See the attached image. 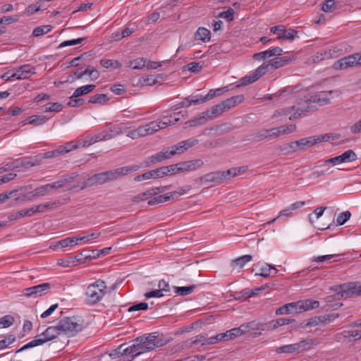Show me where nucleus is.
Instances as JSON below:
<instances>
[{
	"label": "nucleus",
	"mask_w": 361,
	"mask_h": 361,
	"mask_svg": "<svg viewBox=\"0 0 361 361\" xmlns=\"http://www.w3.org/2000/svg\"><path fill=\"white\" fill-rule=\"evenodd\" d=\"M62 334L74 336L82 329V325L75 317H66L58 322Z\"/></svg>",
	"instance_id": "obj_8"
},
{
	"label": "nucleus",
	"mask_w": 361,
	"mask_h": 361,
	"mask_svg": "<svg viewBox=\"0 0 361 361\" xmlns=\"http://www.w3.org/2000/svg\"><path fill=\"white\" fill-rule=\"evenodd\" d=\"M139 169L137 165L131 166L121 167L114 170L95 174L88 178L85 182L82 188L91 187L97 185H102L108 181L115 180L121 176L129 174L131 172L136 171Z\"/></svg>",
	"instance_id": "obj_2"
},
{
	"label": "nucleus",
	"mask_w": 361,
	"mask_h": 361,
	"mask_svg": "<svg viewBox=\"0 0 361 361\" xmlns=\"http://www.w3.org/2000/svg\"><path fill=\"white\" fill-rule=\"evenodd\" d=\"M52 26L49 25H42L34 29L32 35L35 37H39L44 34L49 32L52 30Z\"/></svg>",
	"instance_id": "obj_45"
},
{
	"label": "nucleus",
	"mask_w": 361,
	"mask_h": 361,
	"mask_svg": "<svg viewBox=\"0 0 361 361\" xmlns=\"http://www.w3.org/2000/svg\"><path fill=\"white\" fill-rule=\"evenodd\" d=\"M241 171V168H232L231 169L224 171L223 173L224 175L225 180L227 178H230L231 177H234L240 174Z\"/></svg>",
	"instance_id": "obj_56"
},
{
	"label": "nucleus",
	"mask_w": 361,
	"mask_h": 361,
	"mask_svg": "<svg viewBox=\"0 0 361 361\" xmlns=\"http://www.w3.org/2000/svg\"><path fill=\"white\" fill-rule=\"evenodd\" d=\"M64 185L63 180H58L51 183H48L44 185H42L35 190H33V192L30 194H28L27 196H26L27 200H32V198L39 197V196H44L47 194H48L49 192H51L53 190L58 189L59 188H61Z\"/></svg>",
	"instance_id": "obj_12"
},
{
	"label": "nucleus",
	"mask_w": 361,
	"mask_h": 361,
	"mask_svg": "<svg viewBox=\"0 0 361 361\" xmlns=\"http://www.w3.org/2000/svg\"><path fill=\"white\" fill-rule=\"evenodd\" d=\"M146 66V59L144 58H137L133 61H130L128 67H130L135 70H140L145 67Z\"/></svg>",
	"instance_id": "obj_40"
},
{
	"label": "nucleus",
	"mask_w": 361,
	"mask_h": 361,
	"mask_svg": "<svg viewBox=\"0 0 361 361\" xmlns=\"http://www.w3.org/2000/svg\"><path fill=\"white\" fill-rule=\"evenodd\" d=\"M100 64L106 69H116L121 67L122 64L117 60L103 59L100 61Z\"/></svg>",
	"instance_id": "obj_36"
},
{
	"label": "nucleus",
	"mask_w": 361,
	"mask_h": 361,
	"mask_svg": "<svg viewBox=\"0 0 361 361\" xmlns=\"http://www.w3.org/2000/svg\"><path fill=\"white\" fill-rule=\"evenodd\" d=\"M211 38L210 31L205 27H200L195 33V39L204 42H209Z\"/></svg>",
	"instance_id": "obj_30"
},
{
	"label": "nucleus",
	"mask_w": 361,
	"mask_h": 361,
	"mask_svg": "<svg viewBox=\"0 0 361 361\" xmlns=\"http://www.w3.org/2000/svg\"><path fill=\"white\" fill-rule=\"evenodd\" d=\"M255 326L257 325L255 324V322H250L247 326L242 325L240 327L233 328L231 330H228L223 333V336L221 337H224L225 340L226 341L233 339L238 336H240L245 334L247 331V328H251L252 329H259V327Z\"/></svg>",
	"instance_id": "obj_15"
},
{
	"label": "nucleus",
	"mask_w": 361,
	"mask_h": 361,
	"mask_svg": "<svg viewBox=\"0 0 361 361\" xmlns=\"http://www.w3.org/2000/svg\"><path fill=\"white\" fill-rule=\"evenodd\" d=\"M61 334H62L59 328L58 324L55 326H49L43 333L38 335L35 339L24 345L22 348L18 349L16 353H20L27 349L41 345Z\"/></svg>",
	"instance_id": "obj_3"
},
{
	"label": "nucleus",
	"mask_w": 361,
	"mask_h": 361,
	"mask_svg": "<svg viewBox=\"0 0 361 361\" xmlns=\"http://www.w3.org/2000/svg\"><path fill=\"white\" fill-rule=\"evenodd\" d=\"M130 122H122L110 127L109 131L112 138L125 134L128 137V131L131 128Z\"/></svg>",
	"instance_id": "obj_21"
},
{
	"label": "nucleus",
	"mask_w": 361,
	"mask_h": 361,
	"mask_svg": "<svg viewBox=\"0 0 361 361\" xmlns=\"http://www.w3.org/2000/svg\"><path fill=\"white\" fill-rule=\"evenodd\" d=\"M50 290L51 284L49 283H43L23 289V295L26 298H37L47 295Z\"/></svg>",
	"instance_id": "obj_11"
},
{
	"label": "nucleus",
	"mask_w": 361,
	"mask_h": 361,
	"mask_svg": "<svg viewBox=\"0 0 361 361\" xmlns=\"http://www.w3.org/2000/svg\"><path fill=\"white\" fill-rule=\"evenodd\" d=\"M312 104L313 102H311V99H307L302 102H298L297 106H293L290 108L283 109L276 111V116H288L292 111H295V112L289 116V120L294 121L300 118L302 114L314 110L315 106H312Z\"/></svg>",
	"instance_id": "obj_5"
},
{
	"label": "nucleus",
	"mask_w": 361,
	"mask_h": 361,
	"mask_svg": "<svg viewBox=\"0 0 361 361\" xmlns=\"http://www.w3.org/2000/svg\"><path fill=\"white\" fill-rule=\"evenodd\" d=\"M204 162L202 159H194L178 163L180 173L193 171L203 166Z\"/></svg>",
	"instance_id": "obj_20"
},
{
	"label": "nucleus",
	"mask_w": 361,
	"mask_h": 361,
	"mask_svg": "<svg viewBox=\"0 0 361 361\" xmlns=\"http://www.w3.org/2000/svg\"><path fill=\"white\" fill-rule=\"evenodd\" d=\"M343 255H321V256H317L314 257L312 258L313 262H324L326 261H331L333 262H339L341 259V256Z\"/></svg>",
	"instance_id": "obj_31"
},
{
	"label": "nucleus",
	"mask_w": 361,
	"mask_h": 361,
	"mask_svg": "<svg viewBox=\"0 0 361 361\" xmlns=\"http://www.w3.org/2000/svg\"><path fill=\"white\" fill-rule=\"evenodd\" d=\"M333 53H335V51L331 49L329 51H324V52L318 53L316 56V59L314 60V61H319L330 59L333 57Z\"/></svg>",
	"instance_id": "obj_55"
},
{
	"label": "nucleus",
	"mask_w": 361,
	"mask_h": 361,
	"mask_svg": "<svg viewBox=\"0 0 361 361\" xmlns=\"http://www.w3.org/2000/svg\"><path fill=\"white\" fill-rule=\"evenodd\" d=\"M159 119L157 121H152L147 124H146V127L147 129V132L149 135H152L158 130L163 129L161 125L159 123Z\"/></svg>",
	"instance_id": "obj_46"
},
{
	"label": "nucleus",
	"mask_w": 361,
	"mask_h": 361,
	"mask_svg": "<svg viewBox=\"0 0 361 361\" xmlns=\"http://www.w3.org/2000/svg\"><path fill=\"white\" fill-rule=\"evenodd\" d=\"M234 10L231 8H228L226 11H223L219 14V18L226 19L228 22L233 20Z\"/></svg>",
	"instance_id": "obj_57"
},
{
	"label": "nucleus",
	"mask_w": 361,
	"mask_h": 361,
	"mask_svg": "<svg viewBox=\"0 0 361 361\" xmlns=\"http://www.w3.org/2000/svg\"><path fill=\"white\" fill-rule=\"evenodd\" d=\"M277 353H298L296 343L285 345L275 350Z\"/></svg>",
	"instance_id": "obj_37"
},
{
	"label": "nucleus",
	"mask_w": 361,
	"mask_h": 361,
	"mask_svg": "<svg viewBox=\"0 0 361 361\" xmlns=\"http://www.w3.org/2000/svg\"><path fill=\"white\" fill-rule=\"evenodd\" d=\"M262 288H258L252 290L244 289L241 291L242 297L244 298H250L254 295H256L259 293Z\"/></svg>",
	"instance_id": "obj_62"
},
{
	"label": "nucleus",
	"mask_w": 361,
	"mask_h": 361,
	"mask_svg": "<svg viewBox=\"0 0 361 361\" xmlns=\"http://www.w3.org/2000/svg\"><path fill=\"white\" fill-rule=\"evenodd\" d=\"M14 322V318L11 315H6L0 317V329H5L11 326Z\"/></svg>",
	"instance_id": "obj_50"
},
{
	"label": "nucleus",
	"mask_w": 361,
	"mask_h": 361,
	"mask_svg": "<svg viewBox=\"0 0 361 361\" xmlns=\"http://www.w3.org/2000/svg\"><path fill=\"white\" fill-rule=\"evenodd\" d=\"M191 188L189 185L180 187L177 190H175L173 192H171L169 193V195H171V198L173 197H177L178 196H180L185 194H187L190 190Z\"/></svg>",
	"instance_id": "obj_59"
},
{
	"label": "nucleus",
	"mask_w": 361,
	"mask_h": 361,
	"mask_svg": "<svg viewBox=\"0 0 361 361\" xmlns=\"http://www.w3.org/2000/svg\"><path fill=\"white\" fill-rule=\"evenodd\" d=\"M63 105L59 102L47 103L43 106L44 112H59L62 110Z\"/></svg>",
	"instance_id": "obj_39"
},
{
	"label": "nucleus",
	"mask_w": 361,
	"mask_h": 361,
	"mask_svg": "<svg viewBox=\"0 0 361 361\" xmlns=\"http://www.w3.org/2000/svg\"><path fill=\"white\" fill-rule=\"evenodd\" d=\"M290 61V58L284 56L271 59L267 62V63L271 68H279L288 64Z\"/></svg>",
	"instance_id": "obj_27"
},
{
	"label": "nucleus",
	"mask_w": 361,
	"mask_h": 361,
	"mask_svg": "<svg viewBox=\"0 0 361 361\" xmlns=\"http://www.w3.org/2000/svg\"><path fill=\"white\" fill-rule=\"evenodd\" d=\"M244 100V96L242 94L236 95L231 97L228 99H226L221 102V103L213 106L210 111H205L202 113V116H201V119L205 118L206 116H210L209 115H216L221 114L231 108L234 107L238 104H240Z\"/></svg>",
	"instance_id": "obj_7"
},
{
	"label": "nucleus",
	"mask_w": 361,
	"mask_h": 361,
	"mask_svg": "<svg viewBox=\"0 0 361 361\" xmlns=\"http://www.w3.org/2000/svg\"><path fill=\"white\" fill-rule=\"evenodd\" d=\"M23 158V167H30L39 165L40 163V159H38L37 157H22Z\"/></svg>",
	"instance_id": "obj_44"
},
{
	"label": "nucleus",
	"mask_w": 361,
	"mask_h": 361,
	"mask_svg": "<svg viewBox=\"0 0 361 361\" xmlns=\"http://www.w3.org/2000/svg\"><path fill=\"white\" fill-rule=\"evenodd\" d=\"M199 143V140L196 138L191 137L185 140L180 142V145H183L185 149L187 151L190 148L197 145Z\"/></svg>",
	"instance_id": "obj_58"
},
{
	"label": "nucleus",
	"mask_w": 361,
	"mask_h": 361,
	"mask_svg": "<svg viewBox=\"0 0 361 361\" xmlns=\"http://www.w3.org/2000/svg\"><path fill=\"white\" fill-rule=\"evenodd\" d=\"M351 213L349 211H345L340 213L336 218V226H342L345 224L350 218Z\"/></svg>",
	"instance_id": "obj_48"
},
{
	"label": "nucleus",
	"mask_w": 361,
	"mask_h": 361,
	"mask_svg": "<svg viewBox=\"0 0 361 361\" xmlns=\"http://www.w3.org/2000/svg\"><path fill=\"white\" fill-rule=\"evenodd\" d=\"M282 52L283 50L281 47H276L271 49H269L264 51L256 53L253 55V58L254 59L258 61L264 60L271 56H280L282 54Z\"/></svg>",
	"instance_id": "obj_22"
},
{
	"label": "nucleus",
	"mask_w": 361,
	"mask_h": 361,
	"mask_svg": "<svg viewBox=\"0 0 361 361\" xmlns=\"http://www.w3.org/2000/svg\"><path fill=\"white\" fill-rule=\"evenodd\" d=\"M277 97H279L281 100H287L290 99H293L295 97V93L293 90H283L277 92Z\"/></svg>",
	"instance_id": "obj_49"
},
{
	"label": "nucleus",
	"mask_w": 361,
	"mask_h": 361,
	"mask_svg": "<svg viewBox=\"0 0 361 361\" xmlns=\"http://www.w3.org/2000/svg\"><path fill=\"white\" fill-rule=\"evenodd\" d=\"M107 101V97L106 94H97L95 95L92 96L90 98L89 102L93 104H104Z\"/></svg>",
	"instance_id": "obj_53"
},
{
	"label": "nucleus",
	"mask_w": 361,
	"mask_h": 361,
	"mask_svg": "<svg viewBox=\"0 0 361 361\" xmlns=\"http://www.w3.org/2000/svg\"><path fill=\"white\" fill-rule=\"evenodd\" d=\"M326 140V135L310 136L290 142L288 144L286 149L288 152L305 151L314 145Z\"/></svg>",
	"instance_id": "obj_4"
},
{
	"label": "nucleus",
	"mask_w": 361,
	"mask_h": 361,
	"mask_svg": "<svg viewBox=\"0 0 361 361\" xmlns=\"http://www.w3.org/2000/svg\"><path fill=\"white\" fill-rule=\"evenodd\" d=\"M159 75H150L143 78V85L152 86L158 82Z\"/></svg>",
	"instance_id": "obj_60"
},
{
	"label": "nucleus",
	"mask_w": 361,
	"mask_h": 361,
	"mask_svg": "<svg viewBox=\"0 0 361 361\" xmlns=\"http://www.w3.org/2000/svg\"><path fill=\"white\" fill-rule=\"evenodd\" d=\"M153 196H155V192L152 188H150L144 192H141V193L134 196L131 199V201L135 203H139L140 202L145 201L147 200H149Z\"/></svg>",
	"instance_id": "obj_26"
},
{
	"label": "nucleus",
	"mask_w": 361,
	"mask_h": 361,
	"mask_svg": "<svg viewBox=\"0 0 361 361\" xmlns=\"http://www.w3.org/2000/svg\"><path fill=\"white\" fill-rule=\"evenodd\" d=\"M80 142L78 141H71L66 143L64 145L60 146L58 149L60 154L63 153L69 152L73 149H78L80 147Z\"/></svg>",
	"instance_id": "obj_34"
},
{
	"label": "nucleus",
	"mask_w": 361,
	"mask_h": 361,
	"mask_svg": "<svg viewBox=\"0 0 361 361\" xmlns=\"http://www.w3.org/2000/svg\"><path fill=\"white\" fill-rule=\"evenodd\" d=\"M302 312L309 311L319 307V302L312 299L300 300Z\"/></svg>",
	"instance_id": "obj_29"
},
{
	"label": "nucleus",
	"mask_w": 361,
	"mask_h": 361,
	"mask_svg": "<svg viewBox=\"0 0 361 361\" xmlns=\"http://www.w3.org/2000/svg\"><path fill=\"white\" fill-rule=\"evenodd\" d=\"M252 259V257L250 255H245L241 256L235 259H233L231 263V266L233 269H240L245 267V265L250 262Z\"/></svg>",
	"instance_id": "obj_25"
},
{
	"label": "nucleus",
	"mask_w": 361,
	"mask_h": 361,
	"mask_svg": "<svg viewBox=\"0 0 361 361\" xmlns=\"http://www.w3.org/2000/svg\"><path fill=\"white\" fill-rule=\"evenodd\" d=\"M332 94V91L319 92L311 97V102H312L313 104H317L319 106L326 104L333 97Z\"/></svg>",
	"instance_id": "obj_19"
},
{
	"label": "nucleus",
	"mask_w": 361,
	"mask_h": 361,
	"mask_svg": "<svg viewBox=\"0 0 361 361\" xmlns=\"http://www.w3.org/2000/svg\"><path fill=\"white\" fill-rule=\"evenodd\" d=\"M17 80H24L35 73V68L30 64L20 66L13 69Z\"/></svg>",
	"instance_id": "obj_18"
},
{
	"label": "nucleus",
	"mask_w": 361,
	"mask_h": 361,
	"mask_svg": "<svg viewBox=\"0 0 361 361\" xmlns=\"http://www.w3.org/2000/svg\"><path fill=\"white\" fill-rule=\"evenodd\" d=\"M278 271L277 269L268 264H262L258 269V271L255 273L256 276H259L262 277H274L276 275Z\"/></svg>",
	"instance_id": "obj_23"
},
{
	"label": "nucleus",
	"mask_w": 361,
	"mask_h": 361,
	"mask_svg": "<svg viewBox=\"0 0 361 361\" xmlns=\"http://www.w3.org/2000/svg\"><path fill=\"white\" fill-rule=\"evenodd\" d=\"M133 345L124 348V351L129 355L128 361H131L135 357L141 354L154 350L157 348L166 344L164 339L158 338L157 332L145 334L133 341Z\"/></svg>",
	"instance_id": "obj_1"
},
{
	"label": "nucleus",
	"mask_w": 361,
	"mask_h": 361,
	"mask_svg": "<svg viewBox=\"0 0 361 361\" xmlns=\"http://www.w3.org/2000/svg\"><path fill=\"white\" fill-rule=\"evenodd\" d=\"M290 314L302 312L300 301L289 303Z\"/></svg>",
	"instance_id": "obj_63"
},
{
	"label": "nucleus",
	"mask_w": 361,
	"mask_h": 361,
	"mask_svg": "<svg viewBox=\"0 0 361 361\" xmlns=\"http://www.w3.org/2000/svg\"><path fill=\"white\" fill-rule=\"evenodd\" d=\"M257 80V77H256L253 72H252L249 75L242 78L240 80V83L237 85V87L246 86L247 85L255 82Z\"/></svg>",
	"instance_id": "obj_43"
},
{
	"label": "nucleus",
	"mask_w": 361,
	"mask_h": 361,
	"mask_svg": "<svg viewBox=\"0 0 361 361\" xmlns=\"http://www.w3.org/2000/svg\"><path fill=\"white\" fill-rule=\"evenodd\" d=\"M294 320L288 318H279L277 319L272 320L269 322V326L272 329H277L279 326L288 325L291 324Z\"/></svg>",
	"instance_id": "obj_41"
},
{
	"label": "nucleus",
	"mask_w": 361,
	"mask_h": 361,
	"mask_svg": "<svg viewBox=\"0 0 361 361\" xmlns=\"http://www.w3.org/2000/svg\"><path fill=\"white\" fill-rule=\"evenodd\" d=\"M269 68L267 63H264L261 66H259L257 69L253 71V73L256 77H257V80L259 79L262 75H265Z\"/></svg>",
	"instance_id": "obj_52"
},
{
	"label": "nucleus",
	"mask_w": 361,
	"mask_h": 361,
	"mask_svg": "<svg viewBox=\"0 0 361 361\" xmlns=\"http://www.w3.org/2000/svg\"><path fill=\"white\" fill-rule=\"evenodd\" d=\"M195 288V285L189 286L175 287V293L179 295H188L193 292Z\"/></svg>",
	"instance_id": "obj_47"
},
{
	"label": "nucleus",
	"mask_w": 361,
	"mask_h": 361,
	"mask_svg": "<svg viewBox=\"0 0 361 361\" xmlns=\"http://www.w3.org/2000/svg\"><path fill=\"white\" fill-rule=\"evenodd\" d=\"M159 123L161 125L162 128L164 129L168 126L174 125L179 121V118H173L172 115L164 116L161 119H159Z\"/></svg>",
	"instance_id": "obj_42"
},
{
	"label": "nucleus",
	"mask_w": 361,
	"mask_h": 361,
	"mask_svg": "<svg viewBox=\"0 0 361 361\" xmlns=\"http://www.w3.org/2000/svg\"><path fill=\"white\" fill-rule=\"evenodd\" d=\"M340 157L343 164L353 162L357 159V154L352 149L345 151Z\"/></svg>",
	"instance_id": "obj_38"
},
{
	"label": "nucleus",
	"mask_w": 361,
	"mask_h": 361,
	"mask_svg": "<svg viewBox=\"0 0 361 361\" xmlns=\"http://www.w3.org/2000/svg\"><path fill=\"white\" fill-rule=\"evenodd\" d=\"M123 345H121L119 346V348H118L117 349L111 351L109 354V356L112 358V359H116V358H118L120 357H123V356H127V357H129V355L127 354L125 351H124V349H123Z\"/></svg>",
	"instance_id": "obj_54"
},
{
	"label": "nucleus",
	"mask_w": 361,
	"mask_h": 361,
	"mask_svg": "<svg viewBox=\"0 0 361 361\" xmlns=\"http://www.w3.org/2000/svg\"><path fill=\"white\" fill-rule=\"evenodd\" d=\"M77 79L82 78L85 75H88L94 78H97L99 76V72L95 69H90V68H86L84 71L80 73H75Z\"/></svg>",
	"instance_id": "obj_51"
},
{
	"label": "nucleus",
	"mask_w": 361,
	"mask_h": 361,
	"mask_svg": "<svg viewBox=\"0 0 361 361\" xmlns=\"http://www.w3.org/2000/svg\"><path fill=\"white\" fill-rule=\"evenodd\" d=\"M203 179L207 182L219 183L225 180L223 171H216L206 174Z\"/></svg>",
	"instance_id": "obj_28"
},
{
	"label": "nucleus",
	"mask_w": 361,
	"mask_h": 361,
	"mask_svg": "<svg viewBox=\"0 0 361 361\" xmlns=\"http://www.w3.org/2000/svg\"><path fill=\"white\" fill-rule=\"evenodd\" d=\"M48 121V118L42 115H33L26 119L25 123L35 126H41Z\"/></svg>",
	"instance_id": "obj_32"
},
{
	"label": "nucleus",
	"mask_w": 361,
	"mask_h": 361,
	"mask_svg": "<svg viewBox=\"0 0 361 361\" xmlns=\"http://www.w3.org/2000/svg\"><path fill=\"white\" fill-rule=\"evenodd\" d=\"M171 152L169 147H167L162 151L149 157L146 161L147 166L153 165L164 160L171 158Z\"/></svg>",
	"instance_id": "obj_17"
},
{
	"label": "nucleus",
	"mask_w": 361,
	"mask_h": 361,
	"mask_svg": "<svg viewBox=\"0 0 361 361\" xmlns=\"http://www.w3.org/2000/svg\"><path fill=\"white\" fill-rule=\"evenodd\" d=\"M101 233L99 232H94L82 236H73L63 239L61 243L63 246L73 247L78 245L90 243L93 240L98 238Z\"/></svg>",
	"instance_id": "obj_9"
},
{
	"label": "nucleus",
	"mask_w": 361,
	"mask_h": 361,
	"mask_svg": "<svg viewBox=\"0 0 361 361\" xmlns=\"http://www.w3.org/2000/svg\"><path fill=\"white\" fill-rule=\"evenodd\" d=\"M40 9H41V6L39 4H30L26 8V9L25 11V13L27 16H31V15L34 14L35 13H37L39 11H40Z\"/></svg>",
	"instance_id": "obj_64"
},
{
	"label": "nucleus",
	"mask_w": 361,
	"mask_h": 361,
	"mask_svg": "<svg viewBox=\"0 0 361 361\" xmlns=\"http://www.w3.org/2000/svg\"><path fill=\"white\" fill-rule=\"evenodd\" d=\"M270 30L272 33L277 35L276 39L279 40L287 39L293 41L297 35L296 31L291 28L286 30L283 25L273 26Z\"/></svg>",
	"instance_id": "obj_14"
},
{
	"label": "nucleus",
	"mask_w": 361,
	"mask_h": 361,
	"mask_svg": "<svg viewBox=\"0 0 361 361\" xmlns=\"http://www.w3.org/2000/svg\"><path fill=\"white\" fill-rule=\"evenodd\" d=\"M297 345L298 353L308 350L312 347L317 345L319 342L316 338L304 339L298 343H295Z\"/></svg>",
	"instance_id": "obj_24"
},
{
	"label": "nucleus",
	"mask_w": 361,
	"mask_h": 361,
	"mask_svg": "<svg viewBox=\"0 0 361 361\" xmlns=\"http://www.w3.org/2000/svg\"><path fill=\"white\" fill-rule=\"evenodd\" d=\"M295 125L290 124L288 126H283L278 128H271L269 130H265L262 131L259 137L261 139L267 138L269 137H278L281 135L288 134L295 130Z\"/></svg>",
	"instance_id": "obj_13"
},
{
	"label": "nucleus",
	"mask_w": 361,
	"mask_h": 361,
	"mask_svg": "<svg viewBox=\"0 0 361 361\" xmlns=\"http://www.w3.org/2000/svg\"><path fill=\"white\" fill-rule=\"evenodd\" d=\"M357 65H361V53L350 55L336 61L333 68L335 70H344Z\"/></svg>",
	"instance_id": "obj_10"
},
{
	"label": "nucleus",
	"mask_w": 361,
	"mask_h": 361,
	"mask_svg": "<svg viewBox=\"0 0 361 361\" xmlns=\"http://www.w3.org/2000/svg\"><path fill=\"white\" fill-rule=\"evenodd\" d=\"M106 293V286L104 281L97 280L89 285L86 289L85 298L90 304L100 301Z\"/></svg>",
	"instance_id": "obj_6"
},
{
	"label": "nucleus",
	"mask_w": 361,
	"mask_h": 361,
	"mask_svg": "<svg viewBox=\"0 0 361 361\" xmlns=\"http://www.w3.org/2000/svg\"><path fill=\"white\" fill-rule=\"evenodd\" d=\"M169 149L171 152V156H174L176 154H180L185 152L186 150L185 149L183 145H180V142L177 145L169 147Z\"/></svg>",
	"instance_id": "obj_61"
},
{
	"label": "nucleus",
	"mask_w": 361,
	"mask_h": 361,
	"mask_svg": "<svg viewBox=\"0 0 361 361\" xmlns=\"http://www.w3.org/2000/svg\"><path fill=\"white\" fill-rule=\"evenodd\" d=\"M171 198V195H169V193H166L164 195H159L157 197L153 196L148 200L147 204L149 206L159 204H161V203H164V202H166L170 200Z\"/></svg>",
	"instance_id": "obj_33"
},
{
	"label": "nucleus",
	"mask_w": 361,
	"mask_h": 361,
	"mask_svg": "<svg viewBox=\"0 0 361 361\" xmlns=\"http://www.w3.org/2000/svg\"><path fill=\"white\" fill-rule=\"evenodd\" d=\"M95 88V85H86L77 88L73 92L72 97H78L92 92Z\"/></svg>",
	"instance_id": "obj_35"
},
{
	"label": "nucleus",
	"mask_w": 361,
	"mask_h": 361,
	"mask_svg": "<svg viewBox=\"0 0 361 361\" xmlns=\"http://www.w3.org/2000/svg\"><path fill=\"white\" fill-rule=\"evenodd\" d=\"M130 125V128L128 131V137L133 139L137 140L140 137H145L149 135L146 125L140 126L137 128L135 126V122L129 121Z\"/></svg>",
	"instance_id": "obj_16"
}]
</instances>
